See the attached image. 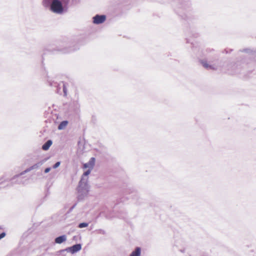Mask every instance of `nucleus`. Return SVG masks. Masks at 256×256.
<instances>
[{"instance_id":"6","label":"nucleus","mask_w":256,"mask_h":256,"mask_svg":"<svg viewBox=\"0 0 256 256\" xmlns=\"http://www.w3.org/2000/svg\"><path fill=\"white\" fill-rule=\"evenodd\" d=\"M82 249V246L80 244H76L72 246L66 248L65 250L68 252H70L72 254L76 253L78 251H80ZM64 250H62V252H64Z\"/></svg>"},{"instance_id":"8","label":"nucleus","mask_w":256,"mask_h":256,"mask_svg":"<svg viewBox=\"0 0 256 256\" xmlns=\"http://www.w3.org/2000/svg\"><path fill=\"white\" fill-rule=\"evenodd\" d=\"M67 240V237L66 235H62L56 238L54 240V242L57 244H61L65 242Z\"/></svg>"},{"instance_id":"4","label":"nucleus","mask_w":256,"mask_h":256,"mask_svg":"<svg viewBox=\"0 0 256 256\" xmlns=\"http://www.w3.org/2000/svg\"><path fill=\"white\" fill-rule=\"evenodd\" d=\"M200 62L204 68L208 70H216L218 68L216 64L210 60H202Z\"/></svg>"},{"instance_id":"7","label":"nucleus","mask_w":256,"mask_h":256,"mask_svg":"<svg viewBox=\"0 0 256 256\" xmlns=\"http://www.w3.org/2000/svg\"><path fill=\"white\" fill-rule=\"evenodd\" d=\"M46 162V160H42V161H40L38 162H37L36 164H34V165H33L32 166H30V168H27L26 170H25L24 172H22L20 175H22L27 172H28L32 170H34V169H36L38 168L39 167H40L41 166H42L43 164Z\"/></svg>"},{"instance_id":"3","label":"nucleus","mask_w":256,"mask_h":256,"mask_svg":"<svg viewBox=\"0 0 256 256\" xmlns=\"http://www.w3.org/2000/svg\"><path fill=\"white\" fill-rule=\"evenodd\" d=\"M95 164V158H91L90 160L84 164V168L86 170L82 176L88 177V176L92 170L93 169Z\"/></svg>"},{"instance_id":"2","label":"nucleus","mask_w":256,"mask_h":256,"mask_svg":"<svg viewBox=\"0 0 256 256\" xmlns=\"http://www.w3.org/2000/svg\"><path fill=\"white\" fill-rule=\"evenodd\" d=\"M88 177L82 176L78 187V196L81 198L88 196L90 190V186L88 184Z\"/></svg>"},{"instance_id":"9","label":"nucleus","mask_w":256,"mask_h":256,"mask_svg":"<svg viewBox=\"0 0 256 256\" xmlns=\"http://www.w3.org/2000/svg\"><path fill=\"white\" fill-rule=\"evenodd\" d=\"M141 254V248L140 247H136L135 250L132 252L129 256H140Z\"/></svg>"},{"instance_id":"12","label":"nucleus","mask_w":256,"mask_h":256,"mask_svg":"<svg viewBox=\"0 0 256 256\" xmlns=\"http://www.w3.org/2000/svg\"><path fill=\"white\" fill-rule=\"evenodd\" d=\"M67 84H63V92L64 96H67Z\"/></svg>"},{"instance_id":"10","label":"nucleus","mask_w":256,"mask_h":256,"mask_svg":"<svg viewBox=\"0 0 256 256\" xmlns=\"http://www.w3.org/2000/svg\"><path fill=\"white\" fill-rule=\"evenodd\" d=\"M52 141L51 140H48L42 146V148L43 150H48L52 144Z\"/></svg>"},{"instance_id":"11","label":"nucleus","mask_w":256,"mask_h":256,"mask_svg":"<svg viewBox=\"0 0 256 256\" xmlns=\"http://www.w3.org/2000/svg\"><path fill=\"white\" fill-rule=\"evenodd\" d=\"M68 124V122L66 120L62 121L60 123L58 126V129L59 130H62L64 129Z\"/></svg>"},{"instance_id":"14","label":"nucleus","mask_w":256,"mask_h":256,"mask_svg":"<svg viewBox=\"0 0 256 256\" xmlns=\"http://www.w3.org/2000/svg\"><path fill=\"white\" fill-rule=\"evenodd\" d=\"M60 164V162H56L53 166V168H58Z\"/></svg>"},{"instance_id":"5","label":"nucleus","mask_w":256,"mask_h":256,"mask_svg":"<svg viewBox=\"0 0 256 256\" xmlns=\"http://www.w3.org/2000/svg\"><path fill=\"white\" fill-rule=\"evenodd\" d=\"M106 20L105 15L96 14L92 18V22L95 24H100L104 23Z\"/></svg>"},{"instance_id":"1","label":"nucleus","mask_w":256,"mask_h":256,"mask_svg":"<svg viewBox=\"0 0 256 256\" xmlns=\"http://www.w3.org/2000/svg\"><path fill=\"white\" fill-rule=\"evenodd\" d=\"M42 4L55 14H62L66 11V8L60 0H42Z\"/></svg>"},{"instance_id":"13","label":"nucleus","mask_w":256,"mask_h":256,"mask_svg":"<svg viewBox=\"0 0 256 256\" xmlns=\"http://www.w3.org/2000/svg\"><path fill=\"white\" fill-rule=\"evenodd\" d=\"M88 226V224L86 222H82V223H80L78 224L79 228H86V227H87Z\"/></svg>"},{"instance_id":"16","label":"nucleus","mask_w":256,"mask_h":256,"mask_svg":"<svg viewBox=\"0 0 256 256\" xmlns=\"http://www.w3.org/2000/svg\"><path fill=\"white\" fill-rule=\"evenodd\" d=\"M6 236V234L4 232H2L0 234V240L4 238Z\"/></svg>"},{"instance_id":"15","label":"nucleus","mask_w":256,"mask_h":256,"mask_svg":"<svg viewBox=\"0 0 256 256\" xmlns=\"http://www.w3.org/2000/svg\"><path fill=\"white\" fill-rule=\"evenodd\" d=\"M50 170H51L50 168H47L45 169L44 172L48 173Z\"/></svg>"}]
</instances>
